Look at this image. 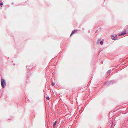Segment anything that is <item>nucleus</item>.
<instances>
[{"mask_svg":"<svg viewBox=\"0 0 128 128\" xmlns=\"http://www.w3.org/2000/svg\"><path fill=\"white\" fill-rule=\"evenodd\" d=\"M1 84L2 86L4 88L6 85L5 81L4 79H2L1 80Z\"/></svg>","mask_w":128,"mask_h":128,"instance_id":"nucleus-1","label":"nucleus"},{"mask_svg":"<svg viewBox=\"0 0 128 128\" xmlns=\"http://www.w3.org/2000/svg\"><path fill=\"white\" fill-rule=\"evenodd\" d=\"M117 35L116 34H114L112 37V40H116V38Z\"/></svg>","mask_w":128,"mask_h":128,"instance_id":"nucleus-2","label":"nucleus"},{"mask_svg":"<svg viewBox=\"0 0 128 128\" xmlns=\"http://www.w3.org/2000/svg\"><path fill=\"white\" fill-rule=\"evenodd\" d=\"M56 121L53 125V126L54 128V127L55 126H56Z\"/></svg>","mask_w":128,"mask_h":128,"instance_id":"nucleus-3","label":"nucleus"},{"mask_svg":"<svg viewBox=\"0 0 128 128\" xmlns=\"http://www.w3.org/2000/svg\"><path fill=\"white\" fill-rule=\"evenodd\" d=\"M75 32L74 31H72V33L71 34H70V36H71L73 34H74Z\"/></svg>","mask_w":128,"mask_h":128,"instance_id":"nucleus-4","label":"nucleus"},{"mask_svg":"<svg viewBox=\"0 0 128 128\" xmlns=\"http://www.w3.org/2000/svg\"><path fill=\"white\" fill-rule=\"evenodd\" d=\"M103 41H101L100 42V44H101V45H102L103 44Z\"/></svg>","mask_w":128,"mask_h":128,"instance_id":"nucleus-5","label":"nucleus"},{"mask_svg":"<svg viewBox=\"0 0 128 128\" xmlns=\"http://www.w3.org/2000/svg\"><path fill=\"white\" fill-rule=\"evenodd\" d=\"M49 99H50V98L48 96H47L46 97V100H48Z\"/></svg>","mask_w":128,"mask_h":128,"instance_id":"nucleus-6","label":"nucleus"},{"mask_svg":"<svg viewBox=\"0 0 128 128\" xmlns=\"http://www.w3.org/2000/svg\"><path fill=\"white\" fill-rule=\"evenodd\" d=\"M52 84L53 86H54L55 84V83L54 82H52Z\"/></svg>","mask_w":128,"mask_h":128,"instance_id":"nucleus-7","label":"nucleus"},{"mask_svg":"<svg viewBox=\"0 0 128 128\" xmlns=\"http://www.w3.org/2000/svg\"><path fill=\"white\" fill-rule=\"evenodd\" d=\"M3 5V3L2 2H1L0 4V5L1 6V7H2V5Z\"/></svg>","mask_w":128,"mask_h":128,"instance_id":"nucleus-8","label":"nucleus"},{"mask_svg":"<svg viewBox=\"0 0 128 128\" xmlns=\"http://www.w3.org/2000/svg\"><path fill=\"white\" fill-rule=\"evenodd\" d=\"M124 34V33H122L121 34L119 35V36H121V35H123Z\"/></svg>","mask_w":128,"mask_h":128,"instance_id":"nucleus-9","label":"nucleus"},{"mask_svg":"<svg viewBox=\"0 0 128 128\" xmlns=\"http://www.w3.org/2000/svg\"><path fill=\"white\" fill-rule=\"evenodd\" d=\"M74 32H76L77 31V30H74Z\"/></svg>","mask_w":128,"mask_h":128,"instance_id":"nucleus-10","label":"nucleus"}]
</instances>
